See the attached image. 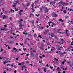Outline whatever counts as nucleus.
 Segmentation results:
<instances>
[{
  "label": "nucleus",
  "instance_id": "4468645a",
  "mask_svg": "<svg viewBox=\"0 0 73 73\" xmlns=\"http://www.w3.org/2000/svg\"><path fill=\"white\" fill-rule=\"evenodd\" d=\"M7 17V16L4 15L3 17V19H5V18L6 19V18Z\"/></svg>",
  "mask_w": 73,
  "mask_h": 73
},
{
  "label": "nucleus",
  "instance_id": "c9c22d12",
  "mask_svg": "<svg viewBox=\"0 0 73 73\" xmlns=\"http://www.w3.org/2000/svg\"><path fill=\"white\" fill-rule=\"evenodd\" d=\"M23 68H27V67H26V66H25V65H24V66H23Z\"/></svg>",
  "mask_w": 73,
  "mask_h": 73
},
{
  "label": "nucleus",
  "instance_id": "c756f323",
  "mask_svg": "<svg viewBox=\"0 0 73 73\" xmlns=\"http://www.w3.org/2000/svg\"><path fill=\"white\" fill-rule=\"evenodd\" d=\"M28 37H30V36H31V34H30V35L28 34Z\"/></svg>",
  "mask_w": 73,
  "mask_h": 73
},
{
  "label": "nucleus",
  "instance_id": "20e7f679",
  "mask_svg": "<svg viewBox=\"0 0 73 73\" xmlns=\"http://www.w3.org/2000/svg\"><path fill=\"white\" fill-rule=\"evenodd\" d=\"M61 55V56H63V54H65V52H64L63 53L60 52L59 53Z\"/></svg>",
  "mask_w": 73,
  "mask_h": 73
},
{
  "label": "nucleus",
  "instance_id": "f03ea898",
  "mask_svg": "<svg viewBox=\"0 0 73 73\" xmlns=\"http://www.w3.org/2000/svg\"><path fill=\"white\" fill-rule=\"evenodd\" d=\"M43 8L45 9L44 11L46 12H48V9H47V7H44Z\"/></svg>",
  "mask_w": 73,
  "mask_h": 73
},
{
  "label": "nucleus",
  "instance_id": "5701e85b",
  "mask_svg": "<svg viewBox=\"0 0 73 73\" xmlns=\"http://www.w3.org/2000/svg\"><path fill=\"white\" fill-rule=\"evenodd\" d=\"M11 13H12V12H14V10H12V9H11Z\"/></svg>",
  "mask_w": 73,
  "mask_h": 73
},
{
  "label": "nucleus",
  "instance_id": "338daca9",
  "mask_svg": "<svg viewBox=\"0 0 73 73\" xmlns=\"http://www.w3.org/2000/svg\"><path fill=\"white\" fill-rule=\"evenodd\" d=\"M35 28V26H32V28Z\"/></svg>",
  "mask_w": 73,
  "mask_h": 73
},
{
  "label": "nucleus",
  "instance_id": "ea45409f",
  "mask_svg": "<svg viewBox=\"0 0 73 73\" xmlns=\"http://www.w3.org/2000/svg\"><path fill=\"white\" fill-rule=\"evenodd\" d=\"M19 27H24V26L22 25H19Z\"/></svg>",
  "mask_w": 73,
  "mask_h": 73
},
{
  "label": "nucleus",
  "instance_id": "9d476101",
  "mask_svg": "<svg viewBox=\"0 0 73 73\" xmlns=\"http://www.w3.org/2000/svg\"><path fill=\"white\" fill-rule=\"evenodd\" d=\"M55 48H54V47H52V49H51V52H52V51L53 50H54V49Z\"/></svg>",
  "mask_w": 73,
  "mask_h": 73
},
{
  "label": "nucleus",
  "instance_id": "e433bc0d",
  "mask_svg": "<svg viewBox=\"0 0 73 73\" xmlns=\"http://www.w3.org/2000/svg\"><path fill=\"white\" fill-rule=\"evenodd\" d=\"M21 65H23V64H24V62H22L21 63Z\"/></svg>",
  "mask_w": 73,
  "mask_h": 73
},
{
  "label": "nucleus",
  "instance_id": "13d9d810",
  "mask_svg": "<svg viewBox=\"0 0 73 73\" xmlns=\"http://www.w3.org/2000/svg\"><path fill=\"white\" fill-rule=\"evenodd\" d=\"M63 62H66V61L65 60V59H64L63 60Z\"/></svg>",
  "mask_w": 73,
  "mask_h": 73
},
{
  "label": "nucleus",
  "instance_id": "8fccbe9b",
  "mask_svg": "<svg viewBox=\"0 0 73 73\" xmlns=\"http://www.w3.org/2000/svg\"><path fill=\"white\" fill-rule=\"evenodd\" d=\"M34 66H37L38 65L37 64H36L34 65Z\"/></svg>",
  "mask_w": 73,
  "mask_h": 73
},
{
  "label": "nucleus",
  "instance_id": "6ab92c4d",
  "mask_svg": "<svg viewBox=\"0 0 73 73\" xmlns=\"http://www.w3.org/2000/svg\"><path fill=\"white\" fill-rule=\"evenodd\" d=\"M52 24L53 25H56V23H54V22H52Z\"/></svg>",
  "mask_w": 73,
  "mask_h": 73
},
{
  "label": "nucleus",
  "instance_id": "473e14b6",
  "mask_svg": "<svg viewBox=\"0 0 73 73\" xmlns=\"http://www.w3.org/2000/svg\"><path fill=\"white\" fill-rule=\"evenodd\" d=\"M66 34L67 36H69V34H68V33H66Z\"/></svg>",
  "mask_w": 73,
  "mask_h": 73
},
{
  "label": "nucleus",
  "instance_id": "3c124183",
  "mask_svg": "<svg viewBox=\"0 0 73 73\" xmlns=\"http://www.w3.org/2000/svg\"><path fill=\"white\" fill-rule=\"evenodd\" d=\"M13 49L14 50H15L16 49V48H15V47L13 48Z\"/></svg>",
  "mask_w": 73,
  "mask_h": 73
},
{
  "label": "nucleus",
  "instance_id": "dca6fc26",
  "mask_svg": "<svg viewBox=\"0 0 73 73\" xmlns=\"http://www.w3.org/2000/svg\"><path fill=\"white\" fill-rule=\"evenodd\" d=\"M31 56L33 57L34 56V55H35V54L34 53H31Z\"/></svg>",
  "mask_w": 73,
  "mask_h": 73
},
{
  "label": "nucleus",
  "instance_id": "412c9836",
  "mask_svg": "<svg viewBox=\"0 0 73 73\" xmlns=\"http://www.w3.org/2000/svg\"><path fill=\"white\" fill-rule=\"evenodd\" d=\"M21 13V12H20V11H19V15H20V16H21L22 15Z\"/></svg>",
  "mask_w": 73,
  "mask_h": 73
},
{
  "label": "nucleus",
  "instance_id": "49530a36",
  "mask_svg": "<svg viewBox=\"0 0 73 73\" xmlns=\"http://www.w3.org/2000/svg\"><path fill=\"white\" fill-rule=\"evenodd\" d=\"M23 6V7H25V5H24V3H23L22 4Z\"/></svg>",
  "mask_w": 73,
  "mask_h": 73
},
{
  "label": "nucleus",
  "instance_id": "4d7b16f0",
  "mask_svg": "<svg viewBox=\"0 0 73 73\" xmlns=\"http://www.w3.org/2000/svg\"><path fill=\"white\" fill-rule=\"evenodd\" d=\"M39 63H42V61H40L39 62Z\"/></svg>",
  "mask_w": 73,
  "mask_h": 73
},
{
  "label": "nucleus",
  "instance_id": "f704fd0d",
  "mask_svg": "<svg viewBox=\"0 0 73 73\" xmlns=\"http://www.w3.org/2000/svg\"><path fill=\"white\" fill-rule=\"evenodd\" d=\"M68 31H69V30H68L66 29V33H67V32H68Z\"/></svg>",
  "mask_w": 73,
  "mask_h": 73
},
{
  "label": "nucleus",
  "instance_id": "6e6d98bb",
  "mask_svg": "<svg viewBox=\"0 0 73 73\" xmlns=\"http://www.w3.org/2000/svg\"><path fill=\"white\" fill-rule=\"evenodd\" d=\"M19 65H21V63H19L18 64Z\"/></svg>",
  "mask_w": 73,
  "mask_h": 73
},
{
  "label": "nucleus",
  "instance_id": "e2e57ef3",
  "mask_svg": "<svg viewBox=\"0 0 73 73\" xmlns=\"http://www.w3.org/2000/svg\"><path fill=\"white\" fill-rule=\"evenodd\" d=\"M20 21H23V20L22 19H21L20 20Z\"/></svg>",
  "mask_w": 73,
  "mask_h": 73
},
{
  "label": "nucleus",
  "instance_id": "37998d69",
  "mask_svg": "<svg viewBox=\"0 0 73 73\" xmlns=\"http://www.w3.org/2000/svg\"><path fill=\"white\" fill-rule=\"evenodd\" d=\"M50 68L51 69H53V67H52L51 66H50Z\"/></svg>",
  "mask_w": 73,
  "mask_h": 73
},
{
  "label": "nucleus",
  "instance_id": "7c9ffc66",
  "mask_svg": "<svg viewBox=\"0 0 73 73\" xmlns=\"http://www.w3.org/2000/svg\"><path fill=\"white\" fill-rule=\"evenodd\" d=\"M31 9H32V10H33V11H32L33 12H35V10H34V9H33L31 8Z\"/></svg>",
  "mask_w": 73,
  "mask_h": 73
},
{
  "label": "nucleus",
  "instance_id": "bb28decb",
  "mask_svg": "<svg viewBox=\"0 0 73 73\" xmlns=\"http://www.w3.org/2000/svg\"><path fill=\"white\" fill-rule=\"evenodd\" d=\"M41 46H42V47H43V46H44V44L42 43L41 44Z\"/></svg>",
  "mask_w": 73,
  "mask_h": 73
},
{
  "label": "nucleus",
  "instance_id": "2eb2a0df",
  "mask_svg": "<svg viewBox=\"0 0 73 73\" xmlns=\"http://www.w3.org/2000/svg\"><path fill=\"white\" fill-rule=\"evenodd\" d=\"M68 4H66L65 3H62V5H67Z\"/></svg>",
  "mask_w": 73,
  "mask_h": 73
},
{
  "label": "nucleus",
  "instance_id": "a18cd8bd",
  "mask_svg": "<svg viewBox=\"0 0 73 73\" xmlns=\"http://www.w3.org/2000/svg\"><path fill=\"white\" fill-rule=\"evenodd\" d=\"M70 11H73V10H72V9H70Z\"/></svg>",
  "mask_w": 73,
  "mask_h": 73
},
{
  "label": "nucleus",
  "instance_id": "f8f14e48",
  "mask_svg": "<svg viewBox=\"0 0 73 73\" xmlns=\"http://www.w3.org/2000/svg\"><path fill=\"white\" fill-rule=\"evenodd\" d=\"M61 41L62 42V44H63L64 42V40H63V39H62Z\"/></svg>",
  "mask_w": 73,
  "mask_h": 73
},
{
  "label": "nucleus",
  "instance_id": "603ef678",
  "mask_svg": "<svg viewBox=\"0 0 73 73\" xmlns=\"http://www.w3.org/2000/svg\"><path fill=\"white\" fill-rule=\"evenodd\" d=\"M10 66V65H11V64H7V66Z\"/></svg>",
  "mask_w": 73,
  "mask_h": 73
},
{
  "label": "nucleus",
  "instance_id": "7ed1b4c3",
  "mask_svg": "<svg viewBox=\"0 0 73 73\" xmlns=\"http://www.w3.org/2000/svg\"><path fill=\"white\" fill-rule=\"evenodd\" d=\"M49 35V36H50V35H51V37H53V35H54V34L52 33H49L48 34Z\"/></svg>",
  "mask_w": 73,
  "mask_h": 73
},
{
  "label": "nucleus",
  "instance_id": "69168bd1",
  "mask_svg": "<svg viewBox=\"0 0 73 73\" xmlns=\"http://www.w3.org/2000/svg\"><path fill=\"white\" fill-rule=\"evenodd\" d=\"M1 31H5V30L4 29H1Z\"/></svg>",
  "mask_w": 73,
  "mask_h": 73
},
{
  "label": "nucleus",
  "instance_id": "5fc2aeb1",
  "mask_svg": "<svg viewBox=\"0 0 73 73\" xmlns=\"http://www.w3.org/2000/svg\"><path fill=\"white\" fill-rule=\"evenodd\" d=\"M42 57H45V55L44 54H43L42 55Z\"/></svg>",
  "mask_w": 73,
  "mask_h": 73
},
{
  "label": "nucleus",
  "instance_id": "a211bd4d",
  "mask_svg": "<svg viewBox=\"0 0 73 73\" xmlns=\"http://www.w3.org/2000/svg\"><path fill=\"white\" fill-rule=\"evenodd\" d=\"M47 45H50V43L49 42H47Z\"/></svg>",
  "mask_w": 73,
  "mask_h": 73
},
{
  "label": "nucleus",
  "instance_id": "052dcab7",
  "mask_svg": "<svg viewBox=\"0 0 73 73\" xmlns=\"http://www.w3.org/2000/svg\"><path fill=\"white\" fill-rule=\"evenodd\" d=\"M60 30H61V29H58V31H60Z\"/></svg>",
  "mask_w": 73,
  "mask_h": 73
},
{
  "label": "nucleus",
  "instance_id": "39448f33",
  "mask_svg": "<svg viewBox=\"0 0 73 73\" xmlns=\"http://www.w3.org/2000/svg\"><path fill=\"white\" fill-rule=\"evenodd\" d=\"M59 48H63L62 47H60L58 45L56 46V49L58 50Z\"/></svg>",
  "mask_w": 73,
  "mask_h": 73
},
{
  "label": "nucleus",
  "instance_id": "774afa93",
  "mask_svg": "<svg viewBox=\"0 0 73 73\" xmlns=\"http://www.w3.org/2000/svg\"><path fill=\"white\" fill-rule=\"evenodd\" d=\"M71 23L72 24H73V21H71Z\"/></svg>",
  "mask_w": 73,
  "mask_h": 73
},
{
  "label": "nucleus",
  "instance_id": "de8ad7c7",
  "mask_svg": "<svg viewBox=\"0 0 73 73\" xmlns=\"http://www.w3.org/2000/svg\"><path fill=\"white\" fill-rule=\"evenodd\" d=\"M61 63L62 64H64V62L63 61V62H62Z\"/></svg>",
  "mask_w": 73,
  "mask_h": 73
},
{
  "label": "nucleus",
  "instance_id": "cd10ccee",
  "mask_svg": "<svg viewBox=\"0 0 73 73\" xmlns=\"http://www.w3.org/2000/svg\"><path fill=\"white\" fill-rule=\"evenodd\" d=\"M62 1H61L59 2V4H62Z\"/></svg>",
  "mask_w": 73,
  "mask_h": 73
},
{
  "label": "nucleus",
  "instance_id": "0e129e2a",
  "mask_svg": "<svg viewBox=\"0 0 73 73\" xmlns=\"http://www.w3.org/2000/svg\"><path fill=\"white\" fill-rule=\"evenodd\" d=\"M46 28H49V26L48 25H47Z\"/></svg>",
  "mask_w": 73,
  "mask_h": 73
},
{
  "label": "nucleus",
  "instance_id": "72a5a7b5",
  "mask_svg": "<svg viewBox=\"0 0 73 73\" xmlns=\"http://www.w3.org/2000/svg\"><path fill=\"white\" fill-rule=\"evenodd\" d=\"M33 5H34V4H33L32 5H31V7H32V8H33V7H33Z\"/></svg>",
  "mask_w": 73,
  "mask_h": 73
},
{
  "label": "nucleus",
  "instance_id": "c85d7f7f",
  "mask_svg": "<svg viewBox=\"0 0 73 73\" xmlns=\"http://www.w3.org/2000/svg\"><path fill=\"white\" fill-rule=\"evenodd\" d=\"M30 16H32V17H33L34 16V15H33V14H30Z\"/></svg>",
  "mask_w": 73,
  "mask_h": 73
},
{
  "label": "nucleus",
  "instance_id": "423d86ee",
  "mask_svg": "<svg viewBox=\"0 0 73 73\" xmlns=\"http://www.w3.org/2000/svg\"><path fill=\"white\" fill-rule=\"evenodd\" d=\"M62 20V19H59L58 21H62V23H63V22H64V20Z\"/></svg>",
  "mask_w": 73,
  "mask_h": 73
},
{
  "label": "nucleus",
  "instance_id": "9b49d317",
  "mask_svg": "<svg viewBox=\"0 0 73 73\" xmlns=\"http://www.w3.org/2000/svg\"><path fill=\"white\" fill-rule=\"evenodd\" d=\"M63 12L64 13V14H66V10L63 11Z\"/></svg>",
  "mask_w": 73,
  "mask_h": 73
},
{
  "label": "nucleus",
  "instance_id": "864d4df0",
  "mask_svg": "<svg viewBox=\"0 0 73 73\" xmlns=\"http://www.w3.org/2000/svg\"><path fill=\"white\" fill-rule=\"evenodd\" d=\"M19 29H23V28H22V27H20V28H19Z\"/></svg>",
  "mask_w": 73,
  "mask_h": 73
},
{
  "label": "nucleus",
  "instance_id": "680f3d73",
  "mask_svg": "<svg viewBox=\"0 0 73 73\" xmlns=\"http://www.w3.org/2000/svg\"><path fill=\"white\" fill-rule=\"evenodd\" d=\"M40 49H42V50H43V49L42 48L40 47Z\"/></svg>",
  "mask_w": 73,
  "mask_h": 73
},
{
  "label": "nucleus",
  "instance_id": "bf43d9fd",
  "mask_svg": "<svg viewBox=\"0 0 73 73\" xmlns=\"http://www.w3.org/2000/svg\"><path fill=\"white\" fill-rule=\"evenodd\" d=\"M17 72V70H15V71H14V73H16V72Z\"/></svg>",
  "mask_w": 73,
  "mask_h": 73
},
{
  "label": "nucleus",
  "instance_id": "4c0bfd02",
  "mask_svg": "<svg viewBox=\"0 0 73 73\" xmlns=\"http://www.w3.org/2000/svg\"><path fill=\"white\" fill-rule=\"evenodd\" d=\"M2 10H3V11H4V10H5V9H4V8H2Z\"/></svg>",
  "mask_w": 73,
  "mask_h": 73
},
{
  "label": "nucleus",
  "instance_id": "393cba45",
  "mask_svg": "<svg viewBox=\"0 0 73 73\" xmlns=\"http://www.w3.org/2000/svg\"><path fill=\"white\" fill-rule=\"evenodd\" d=\"M53 3H54V2H51L50 3V5H53Z\"/></svg>",
  "mask_w": 73,
  "mask_h": 73
},
{
  "label": "nucleus",
  "instance_id": "0eeeda50",
  "mask_svg": "<svg viewBox=\"0 0 73 73\" xmlns=\"http://www.w3.org/2000/svg\"><path fill=\"white\" fill-rule=\"evenodd\" d=\"M30 5V2H27V6H28Z\"/></svg>",
  "mask_w": 73,
  "mask_h": 73
},
{
  "label": "nucleus",
  "instance_id": "79ce46f5",
  "mask_svg": "<svg viewBox=\"0 0 73 73\" xmlns=\"http://www.w3.org/2000/svg\"><path fill=\"white\" fill-rule=\"evenodd\" d=\"M34 37H36V36H37V35H36L35 34H34Z\"/></svg>",
  "mask_w": 73,
  "mask_h": 73
},
{
  "label": "nucleus",
  "instance_id": "58836bf2",
  "mask_svg": "<svg viewBox=\"0 0 73 73\" xmlns=\"http://www.w3.org/2000/svg\"><path fill=\"white\" fill-rule=\"evenodd\" d=\"M26 54V53H23V54H21V55H23V54Z\"/></svg>",
  "mask_w": 73,
  "mask_h": 73
},
{
  "label": "nucleus",
  "instance_id": "aec40b11",
  "mask_svg": "<svg viewBox=\"0 0 73 73\" xmlns=\"http://www.w3.org/2000/svg\"><path fill=\"white\" fill-rule=\"evenodd\" d=\"M7 63H8V61H5V62L3 63L4 64H7Z\"/></svg>",
  "mask_w": 73,
  "mask_h": 73
},
{
  "label": "nucleus",
  "instance_id": "4be33fe9",
  "mask_svg": "<svg viewBox=\"0 0 73 73\" xmlns=\"http://www.w3.org/2000/svg\"><path fill=\"white\" fill-rule=\"evenodd\" d=\"M15 11H18V9L15 8Z\"/></svg>",
  "mask_w": 73,
  "mask_h": 73
},
{
  "label": "nucleus",
  "instance_id": "f257e3e1",
  "mask_svg": "<svg viewBox=\"0 0 73 73\" xmlns=\"http://www.w3.org/2000/svg\"><path fill=\"white\" fill-rule=\"evenodd\" d=\"M52 16L54 17H56L58 16V15L56 14L55 12H54L52 13Z\"/></svg>",
  "mask_w": 73,
  "mask_h": 73
},
{
  "label": "nucleus",
  "instance_id": "1a4fd4ad",
  "mask_svg": "<svg viewBox=\"0 0 73 73\" xmlns=\"http://www.w3.org/2000/svg\"><path fill=\"white\" fill-rule=\"evenodd\" d=\"M43 69L44 71L45 72H46V68H43Z\"/></svg>",
  "mask_w": 73,
  "mask_h": 73
},
{
  "label": "nucleus",
  "instance_id": "6e6552de",
  "mask_svg": "<svg viewBox=\"0 0 73 73\" xmlns=\"http://www.w3.org/2000/svg\"><path fill=\"white\" fill-rule=\"evenodd\" d=\"M8 44H12V41H8Z\"/></svg>",
  "mask_w": 73,
  "mask_h": 73
},
{
  "label": "nucleus",
  "instance_id": "09e8293b",
  "mask_svg": "<svg viewBox=\"0 0 73 73\" xmlns=\"http://www.w3.org/2000/svg\"><path fill=\"white\" fill-rule=\"evenodd\" d=\"M61 48H58V50H61Z\"/></svg>",
  "mask_w": 73,
  "mask_h": 73
},
{
  "label": "nucleus",
  "instance_id": "ddd939ff",
  "mask_svg": "<svg viewBox=\"0 0 73 73\" xmlns=\"http://www.w3.org/2000/svg\"><path fill=\"white\" fill-rule=\"evenodd\" d=\"M16 3L14 4V5H15V6H16V5H17V3H18V4H19V2L18 1H16Z\"/></svg>",
  "mask_w": 73,
  "mask_h": 73
},
{
  "label": "nucleus",
  "instance_id": "b1692460",
  "mask_svg": "<svg viewBox=\"0 0 73 73\" xmlns=\"http://www.w3.org/2000/svg\"><path fill=\"white\" fill-rule=\"evenodd\" d=\"M33 52L35 53L36 52V51L35 50H33Z\"/></svg>",
  "mask_w": 73,
  "mask_h": 73
},
{
  "label": "nucleus",
  "instance_id": "2f4dec72",
  "mask_svg": "<svg viewBox=\"0 0 73 73\" xmlns=\"http://www.w3.org/2000/svg\"><path fill=\"white\" fill-rule=\"evenodd\" d=\"M38 37H40V38H42V37H41V36L40 35H39L38 36Z\"/></svg>",
  "mask_w": 73,
  "mask_h": 73
},
{
  "label": "nucleus",
  "instance_id": "a19ab883",
  "mask_svg": "<svg viewBox=\"0 0 73 73\" xmlns=\"http://www.w3.org/2000/svg\"><path fill=\"white\" fill-rule=\"evenodd\" d=\"M23 50H24V51H25V50H27V48H23Z\"/></svg>",
  "mask_w": 73,
  "mask_h": 73
},
{
  "label": "nucleus",
  "instance_id": "c03bdc74",
  "mask_svg": "<svg viewBox=\"0 0 73 73\" xmlns=\"http://www.w3.org/2000/svg\"><path fill=\"white\" fill-rule=\"evenodd\" d=\"M54 60H56V61H58V59H57V58H55L54 59Z\"/></svg>",
  "mask_w": 73,
  "mask_h": 73
},
{
  "label": "nucleus",
  "instance_id": "f3484780",
  "mask_svg": "<svg viewBox=\"0 0 73 73\" xmlns=\"http://www.w3.org/2000/svg\"><path fill=\"white\" fill-rule=\"evenodd\" d=\"M49 32V29H47L45 31V32L46 33H47V32Z\"/></svg>",
  "mask_w": 73,
  "mask_h": 73
},
{
  "label": "nucleus",
  "instance_id": "a878e982",
  "mask_svg": "<svg viewBox=\"0 0 73 73\" xmlns=\"http://www.w3.org/2000/svg\"><path fill=\"white\" fill-rule=\"evenodd\" d=\"M60 68H63V66L62 65H61L60 66Z\"/></svg>",
  "mask_w": 73,
  "mask_h": 73
}]
</instances>
